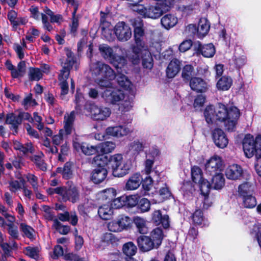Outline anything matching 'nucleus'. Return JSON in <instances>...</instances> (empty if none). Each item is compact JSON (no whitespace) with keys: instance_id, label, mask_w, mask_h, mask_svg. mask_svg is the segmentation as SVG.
I'll return each instance as SVG.
<instances>
[{"instance_id":"f257e3e1","label":"nucleus","mask_w":261,"mask_h":261,"mask_svg":"<svg viewBox=\"0 0 261 261\" xmlns=\"http://www.w3.org/2000/svg\"><path fill=\"white\" fill-rule=\"evenodd\" d=\"M204 116L208 124L218 121L224 123L226 129L233 131L240 116V112L234 106L227 108L224 105L219 103L215 108L213 106L206 107L204 111Z\"/></svg>"},{"instance_id":"f03ea898","label":"nucleus","mask_w":261,"mask_h":261,"mask_svg":"<svg viewBox=\"0 0 261 261\" xmlns=\"http://www.w3.org/2000/svg\"><path fill=\"white\" fill-rule=\"evenodd\" d=\"M163 239V230L161 227H157L150 232L149 236L141 234L137 239V243L141 252H147L158 249Z\"/></svg>"},{"instance_id":"7ed1b4c3","label":"nucleus","mask_w":261,"mask_h":261,"mask_svg":"<svg viewBox=\"0 0 261 261\" xmlns=\"http://www.w3.org/2000/svg\"><path fill=\"white\" fill-rule=\"evenodd\" d=\"M243 147L244 153L248 158L253 155L256 158L258 155H261V135H257L254 139L252 135H246L243 139Z\"/></svg>"},{"instance_id":"20e7f679","label":"nucleus","mask_w":261,"mask_h":261,"mask_svg":"<svg viewBox=\"0 0 261 261\" xmlns=\"http://www.w3.org/2000/svg\"><path fill=\"white\" fill-rule=\"evenodd\" d=\"M138 53H133L130 56V60L133 64H138L140 60H142V65L144 68L151 69L153 66V60L152 55L149 50L148 46L140 48Z\"/></svg>"},{"instance_id":"39448f33","label":"nucleus","mask_w":261,"mask_h":261,"mask_svg":"<svg viewBox=\"0 0 261 261\" xmlns=\"http://www.w3.org/2000/svg\"><path fill=\"white\" fill-rule=\"evenodd\" d=\"M96 156L107 170H111V171L114 170L116 172L117 167L121 165L123 163V156L120 153L109 156L98 154Z\"/></svg>"},{"instance_id":"423d86ee","label":"nucleus","mask_w":261,"mask_h":261,"mask_svg":"<svg viewBox=\"0 0 261 261\" xmlns=\"http://www.w3.org/2000/svg\"><path fill=\"white\" fill-rule=\"evenodd\" d=\"M93 162L96 167L91 173L90 180L93 184L99 185L105 181L108 171L96 156L93 158Z\"/></svg>"},{"instance_id":"0eeeda50","label":"nucleus","mask_w":261,"mask_h":261,"mask_svg":"<svg viewBox=\"0 0 261 261\" xmlns=\"http://www.w3.org/2000/svg\"><path fill=\"white\" fill-rule=\"evenodd\" d=\"M101 97L107 103L112 105L117 104L125 98L122 91L113 87L106 89L102 93Z\"/></svg>"},{"instance_id":"6e6552de","label":"nucleus","mask_w":261,"mask_h":261,"mask_svg":"<svg viewBox=\"0 0 261 261\" xmlns=\"http://www.w3.org/2000/svg\"><path fill=\"white\" fill-rule=\"evenodd\" d=\"M113 30L117 39L120 41H127L132 37V29L129 24L124 21L117 22Z\"/></svg>"},{"instance_id":"1a4fd4ad","label":"nucleus","mask_w":261,"mask_h":261,"mask_svg":"<svg viewBox=\"0 0 261 261\" xmlns=\"http://www.w3.org/2000/svg\"><path fill=\"white\" fill-rule=\"evenodd\" d=\"M87 109L90 112L92 119L97 121L106 119L111 113L109 108L103 107H99L95 103H89Z\"/></svg>"},{"instance_id":"9d476101","label":"nucleus","mask_w":261,"mask_h":261,"mask_svg":"<svg viewBox=\"0 0 261 261\" xmlns=\"http://www.w3.org/2000/svg\"><path fill=\"white\" fill-rule=\"evenodd\" d=\"M223 167L221 158L215 155L211 157L205 164L206 173L209 175L220 173L222 172Z\"/></svg>"},{"instance_id":"9b49d317","label":"nucleus","mask_w":261,"mask_h":261,"mask_svg":"<svg viewBox=\"0 0 261 261\" xmlns=\"http://www.w3.org/2000/svg\"><path fill=\"white\" fill-rule=\"evenodd\" d=\"M145 31L143 24H139L138 26L135 25L134 29V36L136 45L133 47V53H138L140 48H143L148 45L144 41Z\"/></svg>"},{"instance_id":"f8f14e48","label":"nucleus","mask_w":261,"mask_h":261,"mask_svg":"<svg viewBox=\"0 0 261 261\" xmlns=\"http://www.w3.org/2000/svg\"><path fill=\"white\" fill-rule=\"evenodd\" d=\"M94 73L103 78L114 80L116 76L113 69L108 64L97 62L93 70Z\"/></svg>"},{"instance_id":"ddd939ff","label":"nucleus","mask_w":261,"mask_h":261,"mask_svg":"<svg viewBox=\"0 0 261 261\" xmlns=\"http://www.w3.org/2000/svg\"><path fill=\"white\" fill-rule=\"evenodd\" d=\"M159 2L155 5H149L146 6V17L156 19L160 17L163 14V0H155Z\"/></svg>"},{"instance_id":"4468645a","label":"nucleus","mask_w":261,"mask_h":261,"mask_svg":"<svg viewBox=\"0 0 261 261\" xmlns=\"http://www.w3.org/2000/svg\"><path fill=\"white\" fill-rule=\"evenodd\" d=\"M194 48L205 58L213 57L216 53L215 46L212 43L202 45L200 42L197 41L194 43Z\"/></svg>"},{"instance_id":"2eb2a0df","label":"nucleus","mask_w":261,"mask_h":261,"mask_svg":"<svg viewBox=\"0 0 261 261\" xmlns=\"http://www.w3.org/2000/svg\"><path fill=\"white\" fill-rule=\"evenodd\" d=\"M105 193L110 195V196L108 195H106V196L107 198H109L111 200L112 202L110 205L113 209H119L123 206H125L126 203L125 202L124 195L115 198L116 192L113 188L108 189Z\"/></svg>"},{"instance_id":"dca6fc26","label":"nucleus","mask_w":261,"mask_h":261,"mask_svg":"<svg viewBox=\"0 0 261 261\" xmlns=\"http://www.w3.org/2000/svg\"><path fill=\"white\" fill-rule=\"evenodd\" d=\"M110 63L115 68L117 72H125L127 61L124 56L115 53Z\"/></svg>"},{"instance_id":"f3484780","label":"nucleus","mask_w":261,"mask_h":261,"mask_svg":"<svg viewBox=\"0 0 261 261\" xmlns=\"http://www.w3.org/2000/svg\"><path fill=\"white\" fill-rule=\"evenodd\" d=\"M71 185L65 188L64 196V201H69L72 203H75L80 199V193L77 187L70 182Z\"/></svg>"},{"instance_id":"a211bd4d","label":"nucleus","mask_w":261,"mask_h":261,"mask_svg":"<svg viewBox=\"0 0 261 261\" xmlns=\"http://www.w3.org/2000/svg\"><path fill=\"white\" fill-rule=\"evenodd\" d=\"M213 139L216 145L221 148L226 147L228 143V140L225 134L222 129L219 128L214 130Z\"/></svg>"},{"instance_id":"6ab92c4d","label":"nucleus","mask_w":261,"mask_h":261,"mask_svg":"<svg viewBox=\"0 0 261 261\" xmlns=\"http://www.w3.org/2000/svg\"><path fill=\"white\" fill-rule=\"evenodd\" d=\"M17 16V12L13 10L9 11L7 14V18L12 25L13 31H16L19 25H25L28 22L25 17H18Z\"/></svg>"},{"instance_id":"aec40b11","label":"nucleus","mask_w":261,"mask_h":261,"mask_svg":"<svg viewBox=\"0 0 261 261\" xmlns=\"http://www.w3.org/2000/svg\"><path fill=\"white\" fill-rule=\"evenodd\" d=\"M142 182V176L140 173L133 174L127 179L125 189L127 190H135L137 189Z\"/></svg>"},{"instance_id":"412c9836","label":"nucleus","mask_w":261,"mask_h":261,"mask_svg":"<svg viewBox=\"0 0 261 261\" xmlns=\"http://www.w3.org/2000/svg\"><path fill=\"white\" fill-rule=\"evenodd\" d=\"M129 132V129L122 125L109 126L106 128L105 131L107 135L116 137L126 136Z\"/></svg>"},{"instance_id":"4be33fe9","label":"nucleus","mask_w":261,"mask_h":261,"mask_svg":"<svg viewBox=\"0 0 261 261\" xmlns=\"http://www.w3.org/2000/svg\"><path fill=\"white\" fill-rule=\"evenodd\" d=\"M243 174L242 167L238 164H232L229 166L225 171V175L228 179L237 180L239 179Z\"/></svg>"},{"instance_id":"5701e85b","label":"nucleus","mask_w":261,"mask_h":261,"mask_svg":"<svg viewBox=\"0 0 261 261\" xmlns=\"http://www.w3.org/2000/svg\"><path fill=\"white\" fill-rule=\"evenodd\" d=\"M131 218L124 215H120L116 222H113V225L116 224L118 225V228L113 229L111 228L110 230L112 231H121L124 229H126L130 227L132 224Z\"/></svg>"},{"instance_id":"b1692460","label":"nucleus","mask_w":261,"mask_h":261,"mask_svg":"<svg viewBox=\"0 0 261 261\" xmlns=\"http://www.w3.org/2000/svg\"><path fill=\"white\" fill-rule=\"evenodd\" d=\"M73 164L72 162H67L63 167H59L56 168V173L61 174L62 178L64 179H70L73 176Z\"/></svg>"},{"instance_id":"393cba45","label":"nucleus","mask_w":261,"mask_h":261,"mask_svg":"<svg viewBox=\"0 0 261 261\" xmlns=\"http://www.w3.org/2000/svg\"><path fill=\"white\" fill-rule=\"evenodd\" d=\"M191 89L197 92H204L208 89L207 83L201 78H192L190 82Z\"/></svg>"},{"instance_id":"a878e982","label":"nucleus","mask_w":261,"mask_h":261,"mask_svg":"<svg viewBox=\"0 0 261 261\" xmlns=\"http://www.w3.org/2000/svg\"><path fill=\"white\" fill-rule=\"evenodd\" d=\"M180 69V62L177 59H174L170 61L168 65L166 72L167 77L173 78L179 72Z\"/></svg>"},{"instance_id":"bb28decb","label":"nucleus","mask_w":261,"mask_h":261,"mask_svg":"<svg viewBox=\"0 0 261 261\" xmlns=\"http://www.w3.org/2000/svg\"><path fill=\"white\" fill-rule=\"evenodd\" d=\"M113 214V209L110 204H103L98 208V214L99 217L103 220L111 219Z\"/></svg>"},{"instance_id":"cd10ccee","label":"nucleus","mask_w":261,"mask_h":261,"mask_svg":"<svg viewBox=\"0 0 261 261\" xmlns=\"http://www.w3.org/2000/svg\"><path fill=\"white\" fill-rule=\"evenodd\" d=\"M198 184L199 185L201 194L203 196V207L206 208L210 205L206 203V200H207V195L209 194L212 185H211L206 179H202Z\"/></svg>"},{"instance_id":"c85d7f7f","label":"nucleus","mask_w":261,"mask_h":261,"mask_svg":"<svg viewBox=\"0 0 261 261\" xmlns=\"http://www.w3.org/2000/svg\"><path fill=\"white\" fill-rule=\"evenodd\" d=\"M116 147L115 143L111 141H105L98 144V154L106 155L112 152Z\"/></svg>"},{"instance_id":"c756f323","label":"nucleus","mask_w":261,"mask_h":261,"mask_svg":"<svg viewBox=\"0 0 261 261\" xmlns=\"http://www.w3.org/2000/svg\"><path fill=\"white\" fill-rule=\"evenodd\" d=\"M254 185L249 181H246L241 184L238 187V194L239 196L254 193Z\"/></svg>"},{"instance_id":"7c9ffc66","label":"nucleus","mask_w":261,"mask_h":261,"mask_svg":"<svg viewBox=\"0 0 261 261\" xmlns=\"http://www.w3.org/2000/svg\"><path fill=\"white\" fill-rule=\"evenodd\" d=\"M210 28V25L207 19L201 18L197 27L198 37L202 38L205 36L209 31Z\"/></svg>"},{"instance_id":"2f4dec72","label":"nucleus","mask_w":261,"mask_h":261,"mask_svg":"<svg viewBox=\"0 0 261 261\" xmlns=\"http://www.w3.org/2000/svg\"><path fill=\"white\" fill-rule=\"evenodd\" d=\"M41 155H34L30 156L29 158L38 168L43 171H45L47 170V165L44 161L42 159V158L44 156L42 152H41Z\"/></svg>"},{"instance_id":"473e14b6","label":"nucleus","mask_w":261,"mask_h":261,"mask_svg":"<svg viewBox=\"0 0 261 261\" xmlns=\"http://www.w3.org/2000/svg\"><path fill=\"white\" fill-rule=\"evenodd\" d=\"M211 175L213 176L212 187L216 190L221 189L223 187L225 184V179L222 172Z\"/></svg>"},{"instance_id":"72a5a7b5","label":"nucleus","mask_w":261,"mask_h":261,"mask_svg":"<svg viewBox=\"0 0 261 261\" xmlns=\"http://www.w3.org/2000/svg\"><path fill=\"white\" fill-rule=\"evenodd\" d=\"M242 200V205L246 208H252L256 205V200L253 194L239 196Z\"/></svg>"},{"instance_id":"f704fd0d","label":"nucleus","mask_w":261,"mask_h":261,"mask_svg":"<svg viewBox=\"0 0 261 261\" xmlns=\"http://www.w3.org/2000/svg\"><path fill=\"white\" fill-rule=\"evenodd\" d=\"M99 50L103 58L108 60L109 62L115 54L112 48L107 44L100 45L99 46Z\"/></svg>"},{"instance_id":"c9c22d12","label":"nucleus","mask_w":261,"mask_h":261,"mask_svg":"<svg viewBox=\"0 0 261 261\" xmlns=\"http://www.w3.org/2000/svg\"><path fill=\"white\" fill-rule=\"evenodd\" d=\"M137 250L136 246L132 242L126 243L123 245V253L128 257V259L130 257H133L132 256L136 253Z\"/></svg>"},{"instance_id":"e433bc0d","label":"nucleus","mask_w":261,"mask_h":261,"mask_svg":"<svg viewBox=\"0 0 261 261\" xmlns=\"http://www.w3.org/2000/svg\"><path fill=\"white\" fill-rule=\"evenodd\" d=\"M232 82L230 77L224 76L219 80L217 83V87L220 90H227L230 88Z\"/></svg>"},{"instance_id":"4c0bfd02","label":"nucleus","mask_w":261,"mask_h":261,"mask_svg":"<svg viewBox=\"0 0 261 261\" xmlns=\"http://www.w3.org/2000/svg\"><path fill=\"white\" fill-rule=\"evenodd\" d=\"M118 73L117 80L118 85L124 89L128 90L131 82L128 78L124 74V73H126V70H125V72H118Z\"/></svg>"},{"instance_id":"58836bf2","label":"nucleus","mask_w":261,"mask_h":261,"mask_svg":"<svg viewBox=\"0 0 261 261\" xmlns=\"http://www.w3.org/2000/svg\"><path fill=\"white\" fill-rule=\"evenodd\" d=\"M151 203L150 201L146 198H142L139 199L137 205L138 212L140 213H145L149 211Z\"/></svg>"},{"instance_id":"ea45409f","label":"nucleus","mask_w":261,"mask_h":261,"mask_svg":"<svg viewBox=\"0 0 261 261\" xmlns=\"http://www.w3.org/2000/svg\"><path fill=\"white\" fill-rule=\"evenodd\" d=\"M134 221L140 234H145L148 232V228L146 225V222L143 219L136 217L134 219Z\"/></svg>"},{"instance_id":"a19ab883","label":"nucleus","mask_w":261,"mask_h":261,"mask_svg":"<svg viewBox=\"0 0 261 261\" xmlns=\"http://www.w3.org/2000/svg\"><path fill=\"white\" fill-rule=\"evenodd\" d=\"M130 168L126 164H123L117 167V171L114 170L112 171V174L114 177H121L126 175L129 173Z\"/></svg>"},{"instance_id":"79ce46f5","label":"nucleus","mask_w":261,"mask_h":261,"mask_svg":"<svg viewBox=\"0 0 261 261\" xmlns=\"http://www.w3.org/2000/svg\"><path fill=\"white\" fill-rule=\"evenodd\" d=\"M144 146L139 140H136L132 142L129 147V149L134 155H138L143 150Z\"/></svg>"},{"instance_id":"37998d69","label":"nucleus","mask_w":261,"mask_h":261,"mask_svg":"<svg viewBox=\"0 0 261 261\" xmlns=\"http://www.w3.org/2000/svg\"><path fill=\"white\" fill-rule=\"evenodd\" d=\"M43 74L38 68L31 67L30 68L29 76L31 81H38L42 78Z\"/></svg>"},{"instance_id":"c03bdc74","label":"nucleus","mask_w":261,"mask_h":261,"mask_svg":"<svg viewBox=\"0 0 261 261\" xmlns=\"http://www.w3.org/2000/svg\"><path fill=\"white\" fill-rule=\"evenodd\" d=\"M75 62L74 58L67 59L65 63V65L61 71V74L59 76V80H61L63 78V75L67 72L69 73V71L72 68Z\"/></svg>"},{"instance_id":"a18cd8bd","label":"nucleus","mask_w":261,"mask_h":261,"mask_svg":"<svg viewBox=\"0 0 261 261\" xmlns=\"http://www.w3.org/2000/svg\"><path fill=\"white\" fill-rule=\"evenodd\" d=\"M177 22V18L173 15L167 14L164 16V28L169 30L173 27Z\"/></svg>"},{"instance_id":"49530a36","label":"nucleus","mask_w":261,"mask_h":261,"mask_svg":"<svg viewBox=\"0 0 261 261\" xmlns=\"http://www.w3.org/2000/svg\"><path fill=\"white\" fill-rule=\"evenodd\" d=\"M153 179L150 176H146L145 178H142V182L141 183L142 188L144 190V194H148L153 187Z\"/></svg>"},{"instance_id":"de8ad7c7","label":"nucleus","mask_w":261,"mask_h":261,"mask_svg":"<svg viewBox=\"0 0 261 261\" xmlns=\"http://www.w3.org/2000/svg\"><path fill=\"white\" fill-rule=\"evenodd\" d=\"M83 152L86 155H91L96 154H98V144L95 146L90 145L85 143L84 146H83Z\"/></svg>"},{"instance_id":"09e8293b","label":"nucleus","mask_w":261,"mask_h":261,"mask_svg":"<svg viewBox=\"0 0 261 261\" xmlns=\"http://www.w3.org/2000/svg\"><path fill=\"white\" fill-rule=\"evenodd\" d=\"M152 221L153 224L158 226L161 224V228L163 229V216L161 210H155L152 214Z\"/></svg>"},{"instance_id":"8fccbe9b","label":"nucleus","mask_w":261,"mask_h":261,"mask_svg":"<svg viewBox=\"0 0 261 261\" xmlns=\"http://www.w3.org/2000/svg\"><path fill=\"white\" fill-rule=\"evenodd\" d=\"M191 176L192 180L194 182H200L202 179L201 169L198 166L193 167L191 168Z\"/></svg>"},{"instance_id":"3c124183","label":"nucleus","mask_w":261,"mask_h":261,"mask_svg":"<svg viewBox=\"0 0 261 261\" xmlns=\"http://www.w3.org/2000/svg\"><path fill=\"white\" fill-rule=\"evenodd\" d=\"M20 229L26 237L30 239L34 238L33 232L35 230L31 226L25 223H21L20 225Z\"/></svg>"},{"instance_id":"603ef678","label":"nucleus","mask_w":261,"mask_h":261,"mask_svg":"<svg viewBox=\"0 0 261 261\" xmlns=\"http://www.w3.org/2000/svg\"><path fill=\"white\" fill-rule=\"evenodd\" d=\"M138 198L139 197L135 195H124L125 206L127 207L137 206L139 200Z\"/></svg>"},{"instance_id":"864d4df0","label":"nucleus","mask_w":261,"mask_h":261,"mask_svg":"<svg viewBox=\"0 0 261 261\" xmlns=\"http://www.w3.org/2000/svg\"><path fill=\"white\" fill-rule=\"evenodd\" d=\"M194 74V69L191 65H186L182 69V77L184 80L189 81Z\"/></svg>"},{"instance_id":"5fc2aeb1","label":"nucleus","mask_w":261,"mask_h":261,"mask_svg":"<svg viewBox=\"0 0 261 261\" xmlns=\"http://www.w3.org/2000/svg\"><path fill=\"white\" fill-rule=\"evenodd\" d=\"M25 249L27 251L26 255L27 256L34 259L39 258V251L38 247L28 246L25 247Z\"/></svg>"},{"instance_id":"6e6d98bb","label":"nucleus","mask_w":261,"mask_h":261,"mask_svg":"<svg viewBox=\"0 0 261 261\" xmlns=\"http://www.w3.org/2000/svg\"><path fill=\"white\" fill-rule=\"evenodd\" d=\"M100 28L102 30V33H111L112 30L109 28L111 26V22L106 20V18L105 16H102L100 19Z\"/></svg>"},{"instance_id":"4d7b16f0","label":"nucleus","mask_w":261,"mask_h":261,"mask_svg":"<svg viewBox=\"0 0 261 261\" xmlns=\"http://www.w3.org/2000/svg\"><path fill=\"white\" fill-rule=\"evenodd\" d=\"M8 226V232L14 239H18L19 233L18 227L13 223L7 224Z\"/></svg>"},{"instance_id":"13d9d810","label":"nucleus","mask_w":261,"mask_h":261,"mask_svg":"<svg viewBox=\"0 0 261 261\" xmlns=\"http://www.w3.org/2000/svg\"><path fill=\"white\" fill-rule=\"evenodd\" d=\"M132 9L134 11L137 12L139 14L142 15L144 17H146V9L145 6L143 5L131 4Z\"/></svg>"},{"instance_id":"bf43d9fd","label":"nucleus","mask_w":261,"mask_h":261,"mask_svg":"<svg viewBox=\"0 0 261 261\" xmlns=\"http://www.w3.org/2000/svg\"><path fill=\"white\" fill-rule=\"evenodd\" d=\"M113 80H109L108 79L103 78L99 77L96 79L97 83L100 87L106 88V89L111 88L112 83L111 81Z\"/></svg>"},{"instance_id":"052dcab7","label":"nucleus","mask_w":261,"mask_h":261,"mask_svg":"<svg viewBox=\"0 0 261 261\" xmlns=\"http://www.w3.org/2000/svg\"><path fill=\"white\" fill-rule=\"evenodd\" d=\"M203 219L202 212L200 210H196L193 215V221L198 225L202 224Z\"/></svg>"},{"instance_id":"680f3d73","label":"nucleus","mask_w":261,"mask_h":261,"mask_svg":"<svg viewBox=\"0 0 261 261\" xmlns=\"http://www.w3.org/2000/svg\"><path fill=\"white\" fill-rule=\"evenodd\" d=\"M19 151L22 152L23 154H25L28 152L33 153L34 152V148L32 144L30 143H27L25 144H22Z\"/></svg>"},{"instance_id":"e2e57ef3","label":"nucleus","mask_w":261,"mask_h":261,"mask_svg":"<svg viewBox=\"0 0 261 261\" xmlns=\"http://www.w3.org/2000/svg\"><path fill=\"white\" fill-rule=\"evenodd\" d=\"M69 148V146L66 142L61 145L60 153L58 155L59 161L61 162H64V158H63V155L65 156L67 155Z\"/></svg>"},{"instance_id":"0e129e2a","label":"nucleus","mask_w":261,"mask_h":261,"mask_svg":"<svg viewBox=\"0 0 261 261\" xmlns=\"http://www.w3.org/2000/svg\"><path fill=\"white\" fill-rule=\"evenodd\" d=\"M69 73H67L65 74V80L61 83V94L63 95H66L68 92V84L67 82V79L68 78Z\"/></svg>"},{"instance_id":"69168bd1","label":"nucleus","mask_w":261,"mask_h":261,"mask_svg":"<svg viewBox=\"0 0 261 261\" xmlns=\"http://www.w3.org/2000/svg\"><path fill=\"white\" fill-rule=\"evenodd\" d=\"M192 45V42L190 39L183 41L179 46V50L181 52H185L188 50Z\"/></svg>"},{"instance_id":"338daca9","label":"nucleus","mask_w":261,"mask_h":261,"mask_svg":"<svg viewBox=\"0 0 261 261\" xmlns=\"http://www.w3.org/2000/svg\"><path fill=\"white\" fill-rule=\"evenodd\" d=\"M185 32L189 36L197 35L198 36L197 27L194 24L188 25L185 29Z\"/></svg>"},{"instance_id":"774afa93","label":"nucleus","mask_w":261,"mask_h":261,"mask_svg":"<svg viewBox=\"0 0 261 261\" xmlns=\"http://www.w3.org/2000/svg\"><path fill=\"white\" fill-rule=\"evenodd\" d=\"M205 101V98L202 95H198L194 100V107L196 109H198L203 106Z\"/></svg>"}]
</instances>
